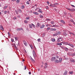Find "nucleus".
Instances as JSON below:
<instances>
[{
    "label": "nucleus",
    "instance_id": "obj_2",
    "mask_svg": "<svg viewBox=\"0 0 75 75\" xmlns=\"http://www.w3.org/2000/svg\"><path fill=\"white\" fill-rule=\"evenodd\" d=\"M59 34H61V32H56L55 34L53 35V36H57Z\"/></svg>",
    "mask_w": 75,
    "mask_h": 75
},
{
    "label": "nucleus",
    "instance_id": "obj_58",
    "mask_svg": "<svg viewBox=\"0 0 75 75\" xmlns=\"http://www.w3.org/2000/svg\"><path fill=\"white\" fill-rule=\"evenodd\" d=\"M71 6H72V7H74L75 8V6L74 5H71Z\"/></svg>",
    "mask_w": 75,
    "mask_h": 75
},
{
    "label": "nucleus",
    "instance_id": "obj_1",
    "mask_svg": "<svg viewBox=\"0 0 75 75\" xmlns=\"http://www.w3.org/2000/svg\"><path fill=\"white\" fill-rule=\"evenodd\" d=\"M59 60H58V59H57L56 61L54 62L55 63H59V62H61L62 61V58H59Z\"/></svg>",
    "mask_w": 75,
    "mask_h": 75
},
{
    "label": "nucleus",
    "instance_id": "obj_41",
    "mask_svg": "<svg viewBox=\"0 0 75 75\" xmlns=\"http://www.w3.org/2000/svg\"><path fill=\"white\" fill-rule=\"evenodd\" d=\"M46 9L47 10H48L49 9V8H48V6H46Z\"/></svg>",
    "mask_w": 75,
    "mask_h": 75
},
{
    "label": "nucleus",
    "instance_id": "obj_23",
    "mask_svg": "<svg viewBox=\"0 0 75 75\" xmlns=\"http://www.w3.org/2000/svg\"><path fill=\"white\" fill-rule=\"evenodd\" d=\"M52 27H59V25H53Z\"/></svg>",
    "mask_w": 75,
    "mask_h": 75
},
{
    "label": "nucleus",
    "instance_id": "obj_27",
    "mask_svg": "<svg viewBox=\"0 0 75 75\" xmlns=\"http://www.w3.org/2000/svg\"><path fill=\"white\" fill-rule=\"evenodd\" d=\"M18 11L19 12V13H22V11H21V10L20 9H19L18 10Z\"/></svg>",
    "mask_w": 75,
    "mask_h": 75
},
{
    "label": "nucleus",
    "instance_id": "obj_9",
    "mask_svg": "<svg viewBox=\"0 0 75 75\" xmlns=\"http://www.w3.org/2000/svg\"><path fill=\"white\" fill-rule=\"evenodd\" d=\"M23 43L24 44V45H25V46H27V42H25V40H23Z\"/></svg>",
    "mask_w": 75,
    "mask_h": 75
},
{
    "label": "nucleus",
    "instance_id": "obj_45",
    "mask_svg": "<svg viewBox=\"0 0 75 75\" xmlns=\"http://www.w3.org/2000/svg\"><path fill=\"white\" fill-rule=\"evenodd\" d=\"M56 57L57 59H58V58H59V56H56Z\"/></svg>",
    "mask_w": 75,
    "mask_h": 75
},
{
    "label": "nucleus",
    "instance_id": "obj_46",
    "mask_svg": "<svg viewBox=\"0 0 75 75\" xmlns=\"http://www.w3.org/2000/svg\"><path fill=\"white\" fill-rule=\"evenodd\" d=\"M47 3L48 5H49L50 4V2H49V1H47Z\"/></svg>",
    "mask_w": 75,
    "mask_h": 75
},
{
    "label": "nucleus",
    "instance_id": "obj_28",
    "mask_svg": "<svg viewBox=\"0 0 75 75\" xmlns=\"http://www.w3.org/2000/svg\"><path fill=\"white\" fill-rule=\"evenodd\" d=\"M16 2L17 4L19 3H20V0H17Z\"/></svg>",
    "mask_w": 75,
    "mask_h": 75
},
{
    "label": "nucleus",
    "instance_id": "obj_51",
    "mask_svg": "<svg viewBox=\"0 0 75 75\" xmlns=\"http://www.w3.org/2000/svg\"><path fill=\"white\" fill-rule=\"evenodd\" d=\"M50 31H54V29L52 28H51L50 29Z\"/></svg>",
    "mask_w": 75,
    "mask_h": 75
},
{
    "label": "nucleus",
    "instance_id": "obj_33",
    "mask_svg": "<svg viewBox=\"0 0 75 75\" xmlns=\"http://www.w3.org/2000/svg\"><path fill=\"white\" fill-rule=\"evenodd\" d=\"M24 22L25 23H26V24H27V23H28V21H27L26 20H25Z\"/></svg>",
    "mask_w": 75,
    "mask_h": 75
},
{
    "label": "nucleus",
    "instance_id": "obj_32",
    "mask_svg": "<svg viewBox=\"0 0 75 75\" xmlns=\"http://www.w3.org/2000/svg\"><path fill=\"white\" fill-rule=\"evenodd\" d=\"M31 24L32 25L33 27L34 28H35V26L34 25L33 23H31Z\"/></svg>",
    "mask_w": 75,
    "mask_h": 75
},
{
    "label": "nucleus",
    "instance_id": "obj_63",
    "mask_svg": "<svg viewBox=\"0 0 75 75\" xmlns=\"http://www.w3.org/2000/svg\"><path fill=\"white\" fill-rule=\"evenodd\" d=\"M35 7H37V4H35Z\"/></svg>",
    "mask_w": 75,
    "mask_h": 75
},
{
    "label": "nucleus",
    "instance_id": "obj_30",
    "mask_svg": "<svg viewBox=\"0 0 75 75\" xmlns=\"http://www.w3.org/2000/svg\"><path fill=\"white\" fill-rule=\"evenodd\" d=\"M15 12L16 13V14L17 15L18 14V11H17L15 10Z\"/></svg>",
    "mask_w": 75,
    "mask_h": 75
},
{
    "label": "nucleus",
    "instance_id": "obj_38",
    "mask_svg": "<svg viewBox=\"0 0 75 75\" xmlns=\"http://www.w3.org/2000/svg\"><path fill=\"white\" fill-rule=\"evenodd\" d=\"M54 21H51V24H54Z\"/></svg>",
    "mask_w": 75,
    "mask_h": 75
},
{
    "label": "nucleus",
    "instance_id": "obj_8",
    "mask_svg": "<svg viewBox=\"0 0 75 75\" xmlns=\"http://www.w3.org/2000/svg\"><path fill=\"white\" fill-rule=\"evenodd\" d=\"M39 13H42V11L41 9L39 8L38 11Z\"/></svg>",
    "mask_w": 75,
    "mask_h": 75
},
{
    "label": "nucleus",
    "instance_id": "obj_62",
    "mask_svg": "<svg viewBox=\"0 0 75 75\" xmlns=\"http://www.w3.org/2000/svg\"><path fill=\"white\" fill-rule=\"evenodd\" d=\"M12 1H16V0H11Z\"/></svg>",
    "mask_w": 75,
    "mask_h": 75
},
{
    "label": "nucleus",
    "instance_id": "obj_60",
    "mask_svg": "<svg viewBox=\"0 0 75 75\" xmlns=\"http://www.w3.org/2000/svg\"><path fill=\"white\" fill-rule=\"evenodd\" d=\"M48 26H49V24H47L46 25V27H48Z\"/></svg>",
    "mask_w": 75,
    "mask_h": 75
},
{
    "label": "nucleus",
    "instance_id": "obj_34",
    "mask_svg": "<svg viewBox=\"0 0 75 75\" xmlns=\"http://www.w3.org/2000/svg\"><path fill=\"white\" fill-rule=\"evenodd\" d=\"M7 11H5L4 12V14H7Z\"/></svg>",
    "mask_w": 75,
    "mask_h": 75
},
{
    "label": "nucleus",
    "instance_id": "obj_29",
    "mask_svg": "<svg viewBox=\"0 0 75 75\" xmlns=\"http://www.w3.org/2000/svg\"><path fill=\"white\" fill-rule=\"evenodd\" d=\"M7 7H8V6H6L4 7V9H6V8H7Z\"/></svg>",
    "mask_w": 75,
    "mask_h": 75
},
{
    "label": "nucleus",
    "instance_id": "obj_18",
    "mask_svg": "<svg viewBox=\"0 0 75 75\" xmlns=\"http://www.w3.org/2000/svg\"><path fill=\"white\" fill-rule=\"evenodd\" d=\"M49 6H50L51 7H54V4H51Z\"/></svg>",
    "mask_w": 75,
    "mask_h": 75
},
{
    "label": "nucleus",
    "instance_id": "obj_39",
    "mask_svg": "<svg viewBox=\"0 0 75 75\" xmlns=\"http://www.w3.org/2000/svg\"><path fill=\"white\" fill-rule=\"evenodd\" d=\"M38 41L39 42H41V39L39 38L38 39Z\"/></svg>",
    "mask_w": 75,
    "mask_h": 75
},
{
    "label": "nucleus",
    "instance_id": "obj_20",
    "mask_svg": "<svg viewBox=\"0 0 75 75\" xmlns=\"http://www.w3.org/2000/svg\"><path fill=\"white\" fill-rule=\"evenodd\" d=\"M57 43V45H62V43Z\"/></svg>",
    "mask_w": 75,
    "mask_h": 75
},
{
    "label": "nucleus",
    "instance_id": "obj_42",
    "mask_svg": "<svg viewBox=\"0 0 75 75\" xmlns=\"http://www.w3.org/2000/svg\"><path fill=\"white\" fill-rule=\"evenodd\" d=\"M13 20H16L17 19V18L16 17H14L13 18Z\"/></svg>",
    "mask_w": 75,
    "mask_h": 75
},
{
    "label": "nucleus",
    "instance_id": "obj_49",
    "mask_svg": "<svg viewBox=\"0 0 75 75\" xmlns=\"http://www.w3.org/2000/svg\"><path fill=\"white\" fill-rule=\"evenodd\" d=\"M50 28L49 27L47 28V30H50Z\"/></svg>",
    "mask_w": 75,
    "mask_h": 75
},
{
    "label": "nucleus",
    "instance_id": "obj_64",
    "mask_svg": "<svg viewBox=\"0 0 75 75\" xmlns=\"http://www.w3.org/2000/svg\"><path fill=\"white\" fill-rule=\"evenodd\" d=\"M69 26H72V25H71V24H69Z\"/></svg>",
    "mask_w": 75,
    "mask_h": 75
},
{
    "label": "nucleus",
    "instance_id": "obj_54",
    "mask_svg": "<svg viewBox=\"0 0 75 75\" xmlns=\"http://www.w3.org/2000/svg\"><path fill=\"white\" fill-rule=\"evenodd\" d=\"M8 35L9 36H10V33H9V32H8Z\"/></svg>",
    "mask_w": 75,
    "mask_h": 75
},
{
    "label": "nucleus",
    "instance_id": "obj_56",
    "mask_svg": "<svg viewBox=\"0 0 75 75\" xmlns=\"http://www.w3.org/2000/svg\"><path fill=\"white\" fill-rule=\"evenodd\" d=\"M30 47L31 48H33V45H30Z\"/></svg>",
    "mask_w": 75,
    "mask_h": 75
},
{
    "label": "nucleus",
    "instance_id": "obj_50",
    "mask_svg": "<svg viewBox=\"0 0 75 75\" xmlns=\"http://www.w3.org/2000/svg\"><path fill=\"white\" fill-rule=\"evenodd\" d=\"M17 18H20V15H18V16H17Z\"/></svg>",
    "mask_w": 75,
    "mask_h": 75
},
{
    "label": "nucleus",
    "instance_id": "obj_26",
    "mask_svg": "<svg viewBox=\"0 0 75 75\" xmlns=\"http://www.w3.org/2000/svg\"><path fill=\"white\" fill-rule=\"evenodd\" d=\"M31 59L32 61H33V62H35V60L33 59L32 57H31Z\"/></svg>",
    "mask_w": 75,
    "mask_h": 75
},
{
    "label": "nucleus",
    "instance_id": "obj_25",
    "mask_svg": "<svg viewBox=\"0 0 75 75\" xmlns=\"http://www.w3.org/2000/svg\"><path fill=\"white\" fill-rule=\"evenodd\" d=\"M73 73H74V72L72 71H70L69 72V74H72H72H73Z\"/></svg>",
    "mask_w": 75,
    "mask_h": 75
},
{
    "label": "nucleus",
    "instance_id": "obj_22",
    "mask_svg": "<svg viewBox=\"0 0 75 75\" xmlns=\"http://www.w3.org/2000/svg\"><path fill=\"white\" fill-rule=\"evenodd\" d=\"M63 35H65V36H66V35H68V34H67L65 32H64L63 33Z\"/></svg>",
    "mask_w": 75,
    "mask_h": 75
},
{
    "label": "nucleus",
    "instance_id": "obj_37",
    "mask_svg": "<svg viewBox=\"0 0 75 75\" xmlns=\"http://www.w3.org/2000/svg\"><path fill=\"white\" fill-rule=\"evenodd\" d=\"M29 19H30V17H27L25 18L26 20H29Z\"/></svg>",
    "mask_w": 75,
    "mask_h": 75
},
{
    "label": "nucleus",
    "instance_id": "obj_35",
    "mask_svg": "<svg viewBox=\"0 0 75 75\" xmlns=\"http://www.w3.org/2000/svg\"><path fill=\"white\" fill-rule=\"evenodd\" d=\"M22 9H24V8H25V6L24 5H23L22 7Z\"/></svg>",
    "mask_w": 75,
    "mask_h": 75
},
{
    "label": "nucleus",
    "instance_id": "obj_47",
    "mask_svg": "<svg viewBox=\"0 0 75 75\" xmlns=\"http://www.w3.org/2000/svg\"><path fill=\"white\" fill-rule=\"evenodd\" d=\"M40 18H43V16H42V15H40Z\"/></svg>",
    "mask_w": 75,
    "mask_h": 75
},
{
    "label": "nucleus",
    "instance_id": "obj_14",
    "mask_svg": "<svg viewBox=\"0 0 75 75\" xmlns=\"http://www.w3.org/2000/svg\"><path fill=\"white\" fill-rule=\"evenodd\" d=\"M44 27H45V25H44V24H43L40 27V28H41V29H42V28H44Z\"/></svg>",
    "mask_w": 75,
    "mask_h": 75
},
{
    "label": "nucleus",
    "instance_id": "obj_15",
    "mask_svg": "<svg viewBox=\"0 0 75 75\" xmlns=\"http://www.w3.org/2000/svg\"><path fill=\"white\" fill-rule=\"evenodd\" d=\"M61 43H62V44H64L65 45H68L69 44L67 42H61Z\"/></svg>",
    "mask_w": 75,
    "mask_h": 75
},
{
    "label": "nucleus",
    "instance_id": "obj_12",
    "mask_svg": "<svg viewBox=\"0 0 75 75\" xmlns=\"http://www.w3.org/2000/svg\"><path fill=\"white\" fill-rule=\"evenodd\" d=\"M33 13L34 14H36V15H39V13H37V12H33Z\"/></svg>",
    "mask_w": 75,
    "mask_h": 75
},
{
    "label": "nucleus",
    "instance_id": "obj_31",
    "mask_svg": "<svg viewBox=\"0 0 75 75\" xmlns=\"http://www.w3.org/2000/svg\"><path fill=\"white\" fill-rule=\"evenodd\" d=\"M65 50L66 51H68V49L67 47L65 48Z\"/></svg>",
    "mask_w": 75,
    "mask_h": 75
},
{
    "label": "nucleus",
    "instance_id": "obj_57",
    "mask_svg": "<svg viewBox=\"0 0 75 75\" xmlns=\"http://www.w3.org/2000/svg\"><path fill=\"white\" fill-rule=\"evenodd\" d=\"M15 39L16 40H17V37H15Z\"/></svg>",
    "mask_w": 75,
    "mask_h": 75
},
{
    "label": "nucleus",
    "instance_id": "obj_16",
    "mask_svg": "<svg viewBox=\"0 0 75 75\" xmlns=\"http://www.w3.org/2000/svg\"><path fill=\"white\" fill-rule=\"evenodd\" d=\"M62 41V39H57V42H59L60 41Z\"/></svg>",
    "mask_w": 75,
    "mask_h": 75
},
{
    "label": "nucleus",
    "instance_id": "obj_7",
    "mask_svg": "<svg viewBox=\"0 0 75 75\" xmlns=\"http://www.w3.org/2000/svg\"><path fill=\"white\" fill-rule=\"evenodd\" d=\"M59 5V4L58 3H55L54 4V7H57L55 6H58V5Z\"/></svg>",
    "mask_w": 75,
    "mask_h": 75
},
{
    "label": "nucleus",
    "instance_id": "obj_6",
    "mask_svg": "<svg viewBox=\"0 0 75 75\" xmlns=\"http://www.w3.org/2000/svg\"><path fill=\"white\" fill-rule=\"evenodd\" d=\"M68 45L70 46V47H72V48H74V45L71 43H69V44H68Z\"/></svg>",
    "mask_w": 75,
    "mask_h": 75
},
{
    "label": "nucleus",
    "instance_id": "obj_52",
    "mask_svg": "<svg viewBox=\"0 0 75 75\" xmlns=\"http://www.w3.org/2000/svg\"><path fill=\"white\" fill-rule=\"evenodd\" d=\"M69 34H71H71H72V33L71 32H70V31H69Z\"/></svg>",
    "mask_w": 75,
    "mask_h": 75
},
{
    "label": "nucleus",
    "instance_id": "obj_5",
    "mask_svg": "<svg viewBox=\"0 0 75 75\" xmlns=\"http://www.w3.org/2000/svg\"><path fill=\"white\" fill-rule=\"evenodd\" d=\"M47 67H48V63H45V69L46 68H47Z\"/></svg>",
    "mask_w": 75,
    "mask_h": 75
},
{
    "label": "nucleus",
    "instance_id": "obj_10",
    "mask_svg": "<svg viewBox=\"0 0 75 75\" xmlns=\"http://www.w3.org/2000/svg\"><path fill=\"white\" fill-rule=\"evenodd\" d=\"M70 60L71 62H75V60H74V59H72V58L70 59Z\"/></svg>",
    "mask_w": 75,
    "mask_h": 75
},
{
    "label": "nucleus",
    "instance_id": "obj_13",
    "mask_svg": "<svg viewBox=\"0 0 75 75\" xmlns=\"http://www.w3.org/2000/svg\"><path fill=\"white\" fill-rule=\"evenodd\" d=\"M60 22H61L62 23V24H65V21L64 20H61Z\"/></svg>",
    "mask_w": 75,
    "mask_h": 75
},
{
    "label": "nucleus",
    "instance_id": "obj_3",
    "mask_svg": "<svg viewBox=\"0 0 75 75\" xmlns=\"http://www.w3.org/2000/svg\"><path fill=\"white\" fill-rule=\"evenodd\" d=\"M33 57H34V58H35V57H37V55H36V54H35V51H34V50H33Z\"/></svg>",
    "mask_w": 75,
    "mask_h": 75
},
{
    "label": "nucleus",
    "instance_id": "obj_55",
    "mask_svg": "<svg viewBox=\"0 0 75 75\" xmlns=\"http://www.w3.org/2000/svg\"><path fill=\"white\" fill-rule=\"evenodd\" d=\"M39 8H36V9H35V11H37V10H38V9Z\"/></svg>",
    "mask_w": 75,
    "mask_h": 75
},
{
    "label": "nucleus",
    "instance_id": "obj_61",
    "mask_svg": "<svg viewBox=\"0 0 75 75\" xmlns=\"http://www.w3.org/2000/svg\"><path fill=\"white\" fill-rule=\"evenodd\" d=\"M31 72L29 71V75H31Z\"/></svg>",
    "mask_w": 75,
    "mask_h": 75
},
{
    "label": "nucleus",
    "instance_id": "obj_44",
    "mask_svg": "<svg viewBox=\"0 0 75 75\" xmlns=\"http://www.w3.org/2000/svg\"><path fill=\"white\" fill-rule=\"evenodd\" d=\"M27 69V67L26 66H25V68H24V70H25Z\"/></svg>",
    "mask_w": 75,
    "mask_h": 75
},
{
    "label": "nucleus",
    "instance_id": "obj_40",
    "mask_svg": "<svg viewBox=\"0 0 75 75\" xmlns=\"http://www.w3.org/2000/svg\"><path fill=\"white\" fill-rule=\"evenodd\" d=\"M26 4H30V2L28 1H27L26 2Z\"/></svg>",
    "mask_w": 75,
    "mask_h": 75
},
{
    "label": "nucleus",
    "instance_id": "obj_43",
    "mask_svg": "<svg viewBox=\"0 0 75 75\" xmlns=\"http://www.w3.org/2000/svg\"><path fill=\"white\" fill-rule=\"evenodd\" d=\"M67 10H69V11H72V9H71L69 8H68Z\"/></svg>",
    "mask_w": 75,
    "mask_h": 75
},
{
    "label": "nucleus",
    "instance_id": "obj_24",
    "mask_svg": "<svg viewBox=\"0 0 75 75\" xmlns=\"http://www.w3.org/2000/svg\"><path fill=\"white\" fill-rule=\"evenodd\" d=\"M29 27L30 28H32L33 27H32V25L31 24H29Z\"/></svg>",
    "mask_w": 75,
    "mask_h": 75
},
{
    "label": "nucleus",
    "instance_id": "obj_36",
    "mask_svg": "<svg viewBox=\"0 0 75 75\" xmlns=\"http://www.w3.org/2000/svg\"><path fill=\"white\" fill-rule=\"evenodd\" d=\"M17 31H20L21 30V29L19 28L17 29L16 30Z\"/></svg>",
    "mask_w": 75,
    "mask_h": 75
},
{
    "label": "nucleus",
    "instance_id": "obj_59",
    "mask_svg": "<svg viewBox=\"0 0 75 75\" xmlns=\"http://www.w3.org/2000/svg\"><path fill=\"white\" fill-rule=\"evenodd\" d=\"M57 29L55 28L53 29V31H56Z\"/></svg>",
    "mask_w": 75,
    "mask_h": 75
},
{
    "label": "nucleus",
    "instance_id": "obj_21",
    "mask_svg": "<svg viewBox=\"0 0 75 75\" xmlns=\"http://www.w3.org/2000/svg\"><path fill=\"white\" fill-rule=\"evenodd\" d=\"M0 30H4V29L3 27V26H1V27H0Z\"/></svg>",
    "mask_w": 75,
    "mask_h": 75
},
{
    "label": "nucleus",
    "instance_id": "obj_53",
    "mask_svg": "<svg viewBox=\"0 0 75 75\" xmlns=\"http://www.w3.org/2000/svg\"><path fill=\"white\" fill-rule=\"evenodd\" d=\"M58 39H59L60 40H62V38L60 37L59 38H58Z\"/></svg>",
    "mask_w": 75,
    "mask_h": 75
},
{
    "label": "nucleus",
    "instance_id": "obj_4",
    "mask_svg": "<svg viewBox=\"0 0 75 75\" xmlns=\"http://www.w3.org/2000/svg\"><path fill=\"white\" fill-rule=\"evenodd\" d=\"M56 59V58L54 57H52L51 58V61H55V60Z\"/></svg>",
    "mask_w": 75,
    "mask_h": 75
},
{
    "label": "nucleus",
    "instance_id": "obj_48",
    "mask_svg": "<svg viewBox=\"0 0 75 75\" xmlns=\"http://www.w3.org/2000/svg\"><path fill=\"white\" fill-rule=\"evenodd\" d=\"M11 41L12 42H14V39H11Z\"/></svg>",
    "mask_w": 75,
    "mask_h": 75
},
{
    "label": "nucleus",
    "instance_id": "obj_19",
    "mask_svg": "<svg viewBox=\"0 0 75 75\" xmlns=\"http://www.w3.org/2000/svg\"><path fill=\"white\" fill-rule=\"evenodd\" d=\"M37 27H39V26H40L41 25V24L39 23H37Z\"/></svg>",
    "mask_w": 75,
    "mask_h": 75
},
{
    "label": "nucleus",
    "instance_id": "obj_11",
    "mask_svg": "<svg viewBox=\"0 0 75 75\" xmlns=\"http://www.w3.org/2000/svg\"><path fill=\"white\" fill-rule=\"evenodd\" d=\"M68 73V71L67 70L65 71V72H64V73L63 74V75H67V74Z\"/></svg>",
    "mask_w": 75,
    "mask_h": 75
},
{
    "label": "nucleus",
    "instance_id": "obj_17",
    "mask_svg": "<svg viewBox=\"0 0 75 75\" xmlns=\"http://www.w3.org/2000/svg\"><path fill=\"white\" fill-rule=\"evenodd\" d=\"M51 41H52V42H55V39L54 38H52L51 39Z\"/></svg>",
    "mask_w": 75,
    "mask_h": 75
}]
</instances>
